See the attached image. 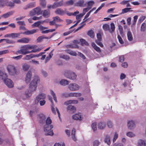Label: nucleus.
<instances>
[{
	"mask_svg": "<svg viewBox=\"0 0 146 146\" xmlns=\"http://www.w3.org/2000/svg\"><path fill=\"white\" fill-rule=\"evenodd\" d=\"M37 46L36 45L27 44L22 46L20 49L17 51L19 54L25 55L32 52H36L39 51L42 48L36 49Z\"/></svg>",
	"mask_w": 146,
	"mask_h": 146,
	"instance_id": "1",
	"label": "nucleus"
},
{
	"mask_svg": "<svg viewBox=\"0 0 146 146\" xmlns=\"http://www.w3.org/2000/svg\"><path fill=\"white\" fill-rule=\"evenodd\" d=\"M52 121L50 117H48L45 121V124L44 125L43 128L45 134L46 135H53L54 133L51 129L53 128L52 125H50Z\"/></svg>",
	"mask_w": 146,
	"mask_h": 146,
	"instance_id": "2",
	"label": "nucleus"
},
{
	"mask_svg": "<svg viewBox=\"0 0 146 146\" xmlns=\"http://www.w3.org/2000/svg\"><path fill=\"white\" fill-rule=\"evenodd\" d=\"M7 77L6 73L0 71V78L3 80L4 83L8 88H12L13 87L14 84L11 80Z\"/></svg>",
	"mask_w": 146,
	"mask_h": 146,
	"instance_id": "3",
	"label": "nucleus"
},
{
	"mask_svg": "<svg viewBox=\"0 0 146 146\" xmlns=\"http://www.w3.org/2000/svg\"><path fill=\"white\" fill-rule=\"evenodd\" d=\"M40 81L39 77L37 76H34L29 84V88L31 89L32 91H35L37 87V83Z\"/></svg>",
	"mask_w": 146,
	"mask_h": 146,
	"instance_id": "4",
	"label": "nucleus"
},
{
	"mask_svg": "<svg viewBox=\"0 0 146 146\" xmlns=\"http://www.w3.org/2000/svg\"><path fill=\"white\" fill-rule=\"evenodd\" d=\"M7 70L9 74L11 75H17L19 73V71L16 67L12 64H9L7 67Z\"/></svg>",
	"mask_w": 146,
	"mask_h": 146,
	"instance_id": "5",
	"label": "nucleus"
},
{
	"mask_svg": "<svg viewBox=\"0 0 146 146\" xmlns=\"http://www.w3.org/2000/svg\"><path fill=\"white\" fill-rule=\"evenodd\" d=\"M64 75L67 78L73 80H75L77 76L74 72L72 71L68 70L66 71L64 73Z\"/></svg>",
	"mask_w": 146,
	"mask_h": 146,
	"instance_id": "6",
	"label": "nucleus"
},
{
	"mask_svg": "<svg viewBox=\"0 0 146 146\" xmlns=\"http://www.w3.org/2000/svg\"><path fill=\"white\" fill-rule=\"evenodd\" d=\"M68 88L71 91H76L79 90L80 86L75 83H72L68 85Z\"/></svg>",
	"mask_w": 146,
	"mask_h": 146,
	"instance_id": "7",
	"label": "nucleus"
},
{
	"mask_svg": "<svg viewBox=\"0 0 146 146\" xmlns=\"http://www.w3.org/2000/svg\"><path fill=\"white\" fill-rule=\"evenodd\" d=\"M32 76V72L31 70L29 71L26 74L25 77V81L28 84L31 81Z\"/></svg>",
	"mask_w": 146,
	"mask_h": 146,
	"instance_id": "8",
	"label": "nucleus"
},
{
	"mask_svg": "<svg viewBox=\"0 0 146 146\" xmlns=\"http://www.w3.org/2000/svg\"><path fill=\"white\" fill-rule=\"evenodd\" d=\"M127 127L129 129L133 130L135 127L134 121L132 120L128 121L127 122Z\"/></svg>",
	"mask_w": 146,
	"mask_h": 146,
	"instance_id": "9",
	"label": "nucleus"
},
{
	"mask_svg": "<svg viewBox=\"0 0 146 146\" xmlns=\"http://www.w3.org/2000/svg\"><path fill=\"white\" fill-rule=\"evenodd\" d=\"M46 95L43 93H41L38 94L36 97L35 101L36 102L38 103L39 101L42 100H44L46 98Z\"/></svg>",
	"mask_w": 146,
	"mask_h": 146,
	"instance_id": "10",
	"label": "nucleus"
},
{
	"mask_svg": "<svg viewBox=\"0 0 146 146\" xmlns=\"http://www.w3.org/2000/svg\"><path fill=\"white\" fill-rule=\"evenodd\" d=\"M63 5V1L61 0L59 2H56L53 3L52 5V9H54L56 8L62 6Z\"/></svg>",
	"mask_w": 146,
	"mask_h": 146,
	"instance_id": "11",
	"label": "nucleus"
},
{
	"mask_svg": "<svg viewBox=\"0 0 146 146\" xmlns=\"http://www.w3.org/2000/svg\"><path fill=\"white\" fill-rule=\"evenodd\" d=\"M67 111L70 113H72L76 111V108L72 105L68 106L67 108Z\"/></svg>",
	"mask_w": 146,
	"mask_h": 146,
	"instance_id": "12",
	"label": "nucleus"
},
{
	"mask_svg": "<svg viewBox=\"0 0 146 146\" xmlns=\"http://www.w3.org/2000/svg\"><path fill=\"white\" fill-rule=\"evenodd\" d=\"M66 9H65L64 10H63L60 8H57L55 11L54 13L57 15H62L65 14L66 12Z\"/></svg>",
	"mask_w": 146,
	"mask_h": 146,
	"instance_id": "13",
	"label": "nucleus"
},
{
	"mask_svg": "<svg viewBox=\"0 0 146 146\" xmlns=\"http://www.w3.org/2000/svg\"><path fill=\"white\" fill-rule=\"evenodd\" d=\"M35 7V2H31L29 3L23 7L24 10H27L29 9Z\"/></svg>",
	"mask_w": 146,
	"mask_h": 146,
	"instance_id": "14",
	"label": "nucleus"
},
{
	"mask_svg": "<svg viewBox=\"0 0 146 146\" xmlns=\"http://www.w3.org/2000/svg\"><path fill=\"white\" fill-rule=\"evenodd\" d=\"M34 91H32L29 88V89L26 90L25 93V95L26 97L27 98H29L31 96L33 92Z\"/></svg>",
	"mask_w": 146,
	"mask_h": 146,
	"instance_id": "15",
	"label": "nucleus"
},
{
	"mask_svg": "<svg viewBox=\"0 0 146 146\" xmlns=\"http://www.w3.org/2000/svg\"><path fill=\"white\" fill-rule=\"evenodd\" d=\"M42 13L43 16L46 18L48 17L50 15V11L48 9H46L42 11Z\"/></svg>",
	"mask_w": 146,
	"mask_h": 146,
	"instance_id": "16",
	"label": "nucleus"
},
{
	"mask_svg": "<svg viewBox=\"0 0 146 146\" xmlns=\"http://www.w3.org/2000/svg\"><path fill=\"white\" fill-rule=\"evenodd\" d=\"M72 118L76 120L81 121L82 119L81 114L79 113H76L72 116Z\"/></svg>",
	"mask_w": 146,
	"mask_h": 146,
	"instance_id": "17",
	"label": "nucleus"
},
{
	"mask_svg": "<svg viewBox=\"0 0 146 146\" xmlns=\"http://www.w3.org/2000/svg\"><path fill=\"white\" fill-rule=\"evenodd\" d=\"M84 0H80L79 1L75 3V5L77 6L81 7H84L86 6V4L84 3Z\"/></svg>",
	"mask_w": 146,
	"mask_h": 146,
	"instance_id": "18",
	"label": "nucleus"
},
{
	"mask_svg": "<svg viewBox=\"0 0 146 146\" xmlns=\"http://www.w3.org/2000/svg\"><path fill=\"white\" fill-rule=\"evenodd\" d=\"M106 127V124L104 122H100L98 124V128L101 130L104 129Z\"/></svg>",
	"mask_w": 146,
	"mask_h": 146,
	"instance_id": "19",
	"label": "nucleus"
},
{
	"mask_svg": "<svg viewBox=\"0 0 146 146\" xmlns=\"http://www.w3.org/2000/svg\"><path fill=\"white\" fill-rule=\"evenodd\" d=\"M38 31V29H33L30 31H27L23 33L27 35H31L36 33Z\"/></svg>",
	"mask_w": 146,
	"mask_h": 146,
	"instance_id": "20",
	"label": "nucleus"
},
{
	"mask_svg": "<svg viewBox=\"0 0 146 146\" xmlns=\"http://www.w3.org/2000/svg\"><path fill=\"white\" fill-rule=\"evenodd\" d=\"M30 67V65L26 63H23L22 65L23 70L25 71H27Z\"/></svg>",
	"mask_w": 146,
	"mask_h": 146,
	"instance_id": "21",
	"label": "nucleus"
},
{
	"mask_svg": "<svg viewBox=\"0 0 146 146\" xmlns=\"http://www.w3.org/2000/svg\"><path fill=\"white\" fill-rule=\"evenodd\" d=\"M81 96V94L79 93L71 92L69 93V97H78Z\"/></svg>",
	"mask_w": 146,
	"mask_h": 146,
	"instance_id": "22",
	"label": "nucleus"
},
{
	"mask_svg": "<svg viewBox=\"0 0 146 146\" xmlns=\"http://www.w3.org/2000/svg\"><path fill=\"white\" fill-rule=\"evenodd\" d=\"M137 146H146V143L144 140L139 139L137 142Z\"/></svg>",
	"mask_w": 146,
	"mask_h": 146,
	"instance_id": "23",
	"label": "nucleus"
},
{
	"mask_svg": "<svg viewBox=\"0 0 146 146\" xmlns=\"http://www.w3.org/2000/svg\"><path fill=\"white\" fill-rule=\"evenodd\" d=\"M29 41V38H23L17 40V42L21 43H28Z\"/></svg>",
	"mask_w": 146,
	"mask_h": 146,
	"instance_id": "24",
	"label": "nucleus"
},
{
	"mask_svg": "<svg viewBox=\"0 0 146 146\" xmlns=\"http://www.w3.org/2000/svg\"><path fill=\"white\" fill-rule=\"evenodd\" d=\"M39 121L40 123H43L45 121L46 117L43 114H40L39 115Z\"/></svg>",
	"mask_w": 146,
	"mask_h": 146,
	"instance_id": "25",
	"label": "nucleus"
},
{
	"mask_svg": "<svg viewBox=\"0 0 146 146\" xmlns=\"http://www.w3.org/2000/svg\"><path fill=\"white\" fill-rule=\"evenodd\" d=\"M104 142L107 143L108 145H110L111 144L110 137L108 135L106 136L104 140Z\"/></svg>",
	"mask_w": 146,
	"mask_h": 146,
	"instance_id": "26",
	"label": "nucleus"
},
{
	"mask_svg": "<svg viewBox=\"0 0 146 146\" xmlns=\"http://www.w3.org/2000/svg\"><path fill=\"white\" fill-rule=\"evenodd\" d=\"M13 13V11H11L2 15L1 17V18L3 17L5 19H6L9 17L11 15H12Z\"/></svg>",
	"mask_w": 146,
	"mask_h": 146,
	"instance_id": "27",
	"label": "nucleus"
},
{
	"mask_svg": "<svg viewBox=\"0 0 146 146\" xmlns=\"http://www.w3.org/2000/svg\"><path fill=\"white\" fill-rule=\"evenodd\" d=\"M34 11H35L36 14L38 15L42 13L41 9L39 7H37L34 9Z\"/></svg>",
	"mask_w": 146,
	"mask_h": 146,
	"instance_id": "28",
	"label": "nucleus"
},
{
	"mask_svg": "<svg viewBox=\"0 0 146 146\" xmlns=\"http://www.w3.org/2000/svg\"><path fill=\"white\" fill-rule=\"evenodd\" d=\"M69 83V81L66 80L62 79L60 82V84L62 86H65L68 85Z\"/></svg>",
	"mask_w": 146,
	"mask_h": 146,
	"instance_id": "29",
	"label": "nucleus"
},
{
	"mask_svg": "<svg viewBox=\"0 0 146 146\" xmlns=\"http://www.w3.org/2000/svg\"><path fill=\"white\" fill-rule=\"evenodd\" d=\"M8 2V0H0V7H3Z\"/></svg>",
	"mask_w": 146,
	"mask_h": 146,
	"instance_id": "30",
	"label": "nucleus"
},
{
	"mask_svg": "<svg viewBox=\"0 0 146 146\" xmlns=\"http://www.w3.org/2000/svg\"><path fill=\"white\" fill-rule=\"evenodd\" d=\"M59 56L60 58H62L66 60H68L70 59V57L69 56L62 54H60Z\"/></svg>",
	"mask_w": 146,
	"mask_h": 146,
	"instance_id": "31",
	"label": "nucleus"
},
{
	"mask_svg": "<svg viewBox=\"0 0 146 146\" xmlns=\"http://www.w3.org/2000/svg\"><path fill=\"white\" fill-rule=\"evenodd\" d=\"M127 35L128 40L130 41L132 40L133 37L132 33L130 31H128L127 32Z\"/></svg>",
	"mask_w": 146,
	"mask_h": 146,
	"instance_id": "32",
	"label": "nucleus"
},
{
	"mask_svg": "<svg viewBox=\"0 0 146 146\" xmlns=\"http://www.w3.org/2000/svg\"><path fill=\"white\" fill-rule=\"evenodd\" d=\"M53 19H54L56 23V22H61L63 21V20L60 19L58 16L54 17Z\"/></svg>",
	"mask_w": 146,
	"mask_h": 146,
	"instance_id": "33",
	"label": "nucleus"
},
{
	"mask_svg": "<svg viewBox=\"0 0 146 146\" xmlns=\"http://www.w3.org/2000/svg\"><path fill=\"white\" fill-rule=\"evenodd\" d=\"M34 57H35V56H34V54H31L29 55H26L24 58V59L25 60H28L31 58Z\"/></svg>",
	"mask_w": 146,
	"mask_h": 146,
	"instance_id": "34",
	"label": "nucleus"
},
{
	"mask_svg": "<svg viewBox=\"0 0 146 146\" xmlns=\"http://www.w3.org/2000/svg\"><path fill=\"white\" fill-rule=\"evenodd\" d=\"M126 135L130 138L133 137L135 136V134L133 132L129 131L126 133Z\"/></svg>",
	"mask_w": 146,
	"mask_h": 146,
	"instance_id": "35",
	"label": "nucleus"
},
{
	"mask_svg": "<svg viewBox=\"0 0 146 146\" xmlns=\"http://www.w3.org/2000/svg\"><path fill=\"white\" fill-rule=\"evenodd\" d=\"M45 21H37L35 23H34V24H33L32 26L33 27H38L40 23H43Z\"/></svg>",
	"mask_w": 146,
	"mask_h": 146,
	"instance_id": "36",
	"label": "nucleus"
},
{
	"mask_svg": "<svg viewBox=\"0 0 146 146\" xmlns=\"http://www.w3.org/2000/svg\"><path fill=\"white\" fill-rule=\"evenodd\" d=\"M75 129L73 128L72 130L71 135L72 139L74 141H76V139L75 137Z\"/></svg>",
	"mask_w": 146,
	"mask_h": 146,
	"instance_id": "37",
	"label": "nucleus"
},
{
	"mask_svg": "<svg viewBox=\"0 0 146 146\" xmlns=\"http://www.w3.org/2000/svg\"><path fill=\"white\" fill-rule=\"evenodd\" d=\"M111 29H110L109 32L111 33H112L115 31V26L114 24L113 23H111L110 24Z\"/></svg>",
	"mask_w": 146,
	"mask_h": 146,
	"instance_id": "38",
	"label": "nucleus"
},
{
	"mask_svg": "<svg viewBox=\"0 0 146 146\" xmlns=\"http://www.w3.org/2000/svg\"><path fill=\"white\" fill-rule=\"evenodd\" d=\"M87 34L92 38H93L94 37V32L92 30L89 31L88 32Z\"/></svg>",
	"mask_w": 146,
	"mask_h": 146,
	"instance_id": "39",
	"label": "nucleus"
},
{
	"mask_svg": "<svg viewBox=\"0 0 146 146\" xmlns=\"http://www.w3.org/2000/svg\"><path fill=\"white\" fill-rule=\"evenodd\" d=\"M44 38H48V37H45L44 36H39L37 39V42H41L43 39Z\"/></svg>",
	"mask_w": 146,
	"mask_h": 146,
	"instance_id": "40",
	"label": "nucleus"
},
{
	"mask_svg": "<svg viewBox=\"0 0 146 146\" xmlns=\"http://www.w3.org/2000/svg\"><path fill=\"white\" fill-rule=\"evenodd\" d=\"M103 28L104 30L108 31H109L110 25L107 24H105L103 25Z\"/></svg>",
	"mask_w": 146,
	"mask_h": 146,
	"instance_id": "41",
	"label": "nucleus"
},
{
	"mask_svg": "<svg viewBox=\"0 0 146 146\" xmlns=\"http://www.w3.org/2000/svg\"><path fill=\"white\" fill-rule=\"evenodd\" d=\"M50 92L51 94L53 97L54 100L56 102H57V101L55 94L52 90H51Z\"/></svg>",
	"mask_w": 146,
	"mask_h": 146,
	"instance_id": "42",
	"label": "nucleus"
},
{
	"mask_svg": "<svg viewBox=\"0 0 146 146\" xmlns=\"http://www.w3.org/2000/svg\"><path fill=\"white\" fill-rule=\"evenodd\" d=\"M100 143L98 140H96L93 141V146H99Z\"/></svg>",
	"mask_w": 146,
	"mask_h": 146,
	"instance_id": "43",
	"label": "nucleus"
},
{
	"mask_svg": "<svg viewBox=\"0 0 146 146\" xmlns=\"http://www.w3.org/2000/svg\"><path fill=\"white\" fill-rule=\"evenodd\" d=\"M20 35L19 33H11V38H14L19 37Z\"/></svg>",
	"mask_w": 146,
	"mask_h": 146,
	"instance_id": "44",
	"label": "nucleus"
},
{
	"mask_svg": "<svg viewBox=\"0 0 146 146\" xmlns=\"http://www.w3.org/2000/svg\"><path fill=\"white\" fill-rule=\"evenodd\" d=\"M6 5L11 7H13L15 5L14 2H12L11 1H9L8 0V2L6 4Z\"/></svg>",
	"mask_w": 146,
	"mask_h": 146,
	"instance_id": "45",
	"label": "nucleus"
},
{
	"mask_svg": "<svg viewBox=\"0 0 146 146\" xmlns=\"http://www.w3.org/2000/svg\"><path fill=\"white\" fill-rule=\"evenodd\" d=\"M40 5L43 8H44L46 5V0L42 1H40Z\"/></svg>",
	"mask_w": 146,
	"mask_h": 146,
	"instance_id": "46",
	"label": "nucleus"
},
{
	"mask_svg": "<svg viewBox=\"0 0 146 146\" xmlns=\"http://www.w3.org/2000/svg\"><path fill=\"white\" fill-rule=\"evenodd\" d=\"M146 28V24L145 23H143L141 25V31L144 32L145 31Z\"/></svg>",
	"mask_w": 146,
	"mask_h": 146,
	"instance_id": "47",
	"label": "nucleus"
},
{
	"mask_svg": "<svg viewBox=\"0 0 146 146\" xmlns=\"http://www.w3.org/2000/svg\"><path fill=\"white\" fill-rule=\"evenodd\" d=\"M41 74L45 77H46L48 75L46 71L43 70H41Z\"/></svg>",
	"mask_w": 146,
	"mask_h": 146,
	"instance_id": "48",
	"label": "nucleus"
},
{
	"mask_svg": "<svg viewBox=\"0 0 146 146\" xmlns=\"http://www.w3.org/2000/svg\"><path fill=\"white\" fill-rule=\"evenodd\" d=\"M92 127L94 131H96L97 129L96 123L94 122L92 123Z\"/></svg>",
	"mask_w": 146,
	"mask_h": 146,
	"instance_id": "49",
	"label": "nucleus"
},
{
	"mask_svg": "<svg viewBox=\"0 0 146 146\" xmlns=\"http://www.w3.org/2000/svg\"><path fill=\"white\" fill-rule=\"evenodd\" d=\"M91 8V7H88L87 8L84 9L83 11V13L82 14L83 15H84Z\"/></svg>",
	"mask_w": 146,
	"mask_h": 146,
	"instance_id": "50",
	"label": "nucleus"
},
{
	"mask_svg": "<svg viewBox=\"0 0 146 146\" xmlns=\"http://www.w3.org/2000/svg\"><path fill=\"white\" fill-rule=\"evenodd\" d=\"M131 9L130 8H127L123 9L122 10V13H125L130 11V10Z\"/></svg>",
	"mask_w": 146,
	"mask_h": 146,
	"instance_id": "51",
	"label": "nucleus"
},
{
	"mask_svg": "<svg viewBox=\"0 0 146 146\" xmlns=\"http://www.w3.org/2000/svg\"><path fill=\"white\" fill-rule=\"evenodd\" d=\"M105 5V4L104 3H102L101 6H100L94 12V14H96L100 10L102 7H103Z\"/></svg>",
	"mask_w": 146,
	"mask_h": 146,
	"instance_id": "52",
	"label": "nucleus"
},
{
	"mask_svg": "<svg viewBox=\"0 0 146 146\" xmlns=\"http://www.w3.org/2000/svg\"><path fill=\"white\" fill-rule=\"evenodd\" d=\"M94 2L93 1H90L88 2V7H91V8L92 5L94 4Z\"/></svg>",
	"mask_w": 146,
	"mask_h": 146,
	"instance_id": "53",
	"label": "nucleus"
},
{
	"mask_svg": "<svg viewBox=\"0 0 146 146\" xmlns=\"http://www.w3.org/2000/svg\"><path fill=\"white\" fill-rule=\"evenodd\" d=\"M80 41L82 44H84L86 45H88V43L87 42L83 39H81L80 40Z\"/></svg>",
	"mask_w": 146,
	"mask_h": 146,
	"instance_id": "54",
	"label": "nucleus"
},
{
	"mask_svg": "<svg viewBox=\"0 0 146 146\" xmlns=\"http://www.w3.org/2000/svg\"><path fill=\"white\" fill-rule=\"evenodd\" d=\"M61 96L62 97L68 98L69 97V93L67 92L63 93L62 94Z\"/></svg>",
	"mask_w": 146,
	"mask_h": 146,
	"instance_id": "55",
	"label": "nucleus"
},
{
	"mask_svg": "<svg viewBox=\"0 0 146 146\" xmlns=\"http://www.w3.org/2000/svg\"><path fill=\"white\" fill-rule=\"evenodd\" d=\"M117 38L118 39L119 42L121 44H122L124 43L123 41V40L121 37L119 35H118Z\"/></svg>",
	"mask_w": 146,
	"mask_h": 146,
	"instance_id": "56",
	"label": "nucleus"
},
{
	"mask_svg": "<svg viewBox=\"0 0 146 146\" xmlns=\"http://www.w3.org/2000/svg\"><path fill=\"white\" fill-rule=\"evenodd\" d=\"M6 42L7 43L9 44H13L15 43V42L13 40H10L9 39H7Z\"/></svg>",
	"mask_w": 146,
	"mask_h": 146,
	"instance_id": "57",
	"label": "nucleus"
},
{
	"mask_svg": "<svg viewBox=\"0 0 146 146\" xmlns=\"http://www.w3.org/2000/svg\"><path fill=\"white\" fill-rule=\"evenodd\" d=\"M22 57V55H20L17 56H14L12 58L16 60H19L21 59Z\"/></svg>",
	"mask_w": 146,
	"mask_h": 146,
	"instance_id": "58",
	"label": "nucleus"
},
{
	"mask_svg": "<svg viewBox=\"0 0 146 146\" xmlns=\"http://www.w3.org/2000/svg\"><path fill=\"white\" fill-rule=\"evenodd\" d=\"M9 51L8 50H5L3 51H0V55L5 54L8 53Z\"/></svg>",
	"mask_w": 146,
	"mask_h": 146,
	"instance_id": "59",
	"label": "nucleus"
},
{
	"mask_svg": "<svg viewBox=\"0 0 146 146\" xmlns=\"http://www.w3.org/2000/svg\"><path fill=\"white\" fill-rule=\"evenodd\" d=\"M101 40H96V42L99 46H100V47H103L104 46L102 43L100 42Z\"/></svg>",
	"mask_w": 146,
	"mask_h": 146,
	"instance_id": "60",
	"label": "nucleus"
},
{
	"mask_svg": "<svg viewBox=\"0 0 146 146\" xmlns=\"http://www.w3.org/2000/svg\"><path fill=\"white\" fill-rule=\"evenodd\" d=\"M65 47L67 48H75V46L73 45V44H70L66 45L65 46Z\"/></svg>",
	"mask_w": 146,
	"mask_h": 146,
	"instance_id": "61",
	"label": "nucleus"
},
{
	"mask_svg": "<svg viewBox=\"0 0 146 146\" xmlns=\"http://www.w3.org/2000/svg\"><path fill=\"white\" fill-rule=\"evenodd\" d=\"M74 0H69L66 2V4L69 5H72L73 4Z\"/></svg>",
	"mask_w": 146,
	"mask_h": 146,
	"instance_id": "62",
	"label": "nucleus"
},
{
	"mask_svg": "<svg viewBox=\"0 0 146 146\" xmlns=\"http://www.w3.org/2000/svg\"><path fill=\"white\" fill-rule=\"evenodd\" d=\"M32 62L33 64L36 65H38L39 64V62L37 61H36L33 60H32L30 62Z\"/></svg>",
	"mask_w": 146,
	"mask_h": 146,
	"instance_id": "63",
	"label": "nucleus"
},
{
	"mask_svg": "<svg viewBox=\"0 0 146 146\" xmlns=\"http://www.w3.org/2000/svg\"><path fill=\"white\" fill-rule=\"evenodd\" d=\"M107 125L108 127L110 128H111L113 126L112 123L111 121H109L107 122Z\"/></svg>",
	"mask_w": 146,
	"mask_h": 146,
	"instance_id": "64",
	"label": "nucleus"
}]
</instances>
